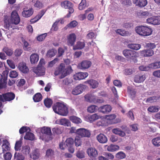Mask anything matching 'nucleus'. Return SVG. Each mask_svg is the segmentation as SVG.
I'll use <instances>...</instances> for the list:
<instances>
[{"label": "nucleus", "instance_id": "nucleus-54", "mask_svg": "<svg viewBox=\"0 0 160 160\" xmlns=\"http://www.w3.org/2000/svg\"><path fill=\"white\" fill-rule=\"evenodd\" d=\"M56 51L53 49L49 50L48 52L47 53V56L48 57H52L55 55Z\"/></svg>", "mask_w": 160, "mask_h": 160}, {"label": "nucleus", "instance_id": "nucleus-56", "mask_svg": "<svg viewBox=\"0 0 160 160\" xmlns=\"http://www.w3.org/2000/svg\"><path fill=\"white\" fill-rule=\"evenodd\" d=\"M21 146V141H17L16 142L14 147L15 150L16 151H18L20 150Z\"/></svg>", "mask_w": 160, "mask_h": 160}, {"label": "nucleus", "instance_id": "nucleus-3", "mask_svg": "<svg viewBox=\"0 0 160 160\" xmlns=\"http://www.w3.org/2000/svg\"><path fill=\"white\" fill-rule=\"evenodd\" d=\"M36 132L37 133H39L40 135L41 133L45 134L40 136V138L42 140L48 141L52 139L51 137L52 133L51 128L49 127L44 126L39 128L36 129Z\"/></svg>", "mask_w": 160, "mask_h": 160}, {"label": "nucleus", "instance_id": "nucleus-37", "mask_svg": "<svg viewBox=\"0 0 160 160\" xmlns=\"http://www.w3.org/2000/svg\"><path fill=\"white\" fill-rule=\"evenodd\" d=\"M115 32L123 36H128L130 35L129 32L121 29H117L115 30Z\"/></svg>", "mask_w": 160, "mask_h": 160}, {"label": "nucleus", "instance_id": "nucleus-53", "mask_svg": "<svg viewBox=\"0 0 160 160\" xmlns=\"http://www.w3.org/2000/svg\"><path fill=\"white\" fill-rule=\"evenodd\" d=\"M86 0H82L81 2L79 5L78 9L80 10H82L84 9L86 6Z\"/></svg>", "mask_w": 160, "mask_h": 160}, {"label": "nucleus", "instance_id": "nucleus-1", "mask_svg": "<svg viewBox=\"0 0 160 160\" xmlns=\"http://www.w3.org/2000/svg\"><path fill=\"white\" fill-rule=\"evenodd\" d=\"M20 18L16 10L12 12L11 19L10 20L7 16H4V22L5 27L8 29L10 28H12L13 29L14 28H13V25L14 24H18L20 22Z\"/></svg>", "mask_w": 160, "mask_h": 160}, {"label": "nucleus", "instance_id": "nucleus-38", "mask_svg": "<svg viewBox=\"0 0 160 160\" xmlns=\"http://www.w3.org/2000/svg\"><path fill=\"white\" fill-rule=\"evenodd\" d=\"M149 13L147 11H140L138 12L137 15L140 18H144L149 15Z\"/></svg>", "mask_w": 160, "mask_h": 160}, {"label": "nucleus", "instance_id": "nucleus-46", "mask_svg": "<svg viewBox=\"0 0 160 160\" xmlns=\"http://www.w3.org/2000/svg\"><path fill=\"white\" fill-rule=\"evenodd\" d=\"M34 138V135L32 133L28 132L26 133L24 138L26 139L32 140Z\"/></svg>", "mask_w": 160, "mask_h": 160}, {"label": "nucleus", "instance_id": "nucleus-59", "mask_svg": "<svg viewBox=\"0 0 160 160\" xmlns=\"http://www.w3.org/2000/svg\"><path fill=\"white\" fill-rule=\"evenodd\" d=\"M150 68L149 67V64L148 66H146L145 65H141L139 67V70L142 71H147L149 70V69Z\"/></svg>", "mask_w": 160, "mask_h": 160}, {"label": "nucleus", "instance_id": "nucleus-62", "mask_svg": "<svg viewBox=\"0 0 160 160\" xmlns=\"http://www.w3.org/2000/svg\"><path fill=\"white\" fill-rule=\"evenodd\" d=\"M78 25V22L75 21H73L71 22L67 26L70 28H74Z\"/></svg>", "mask_w": 160, "mask_h": 160}, {"label": "nucleus", "instance_id": "nucleus-35", "mask_svg": "<svg viewBox=\"0 0 160 160\" xmlns=\"http://www.w3.org/2000/svg\"><path fill=\"white\" fill-rule=\"evenodd\" d=\"M85 45L84 42L78 41L77 42L76 45L73 46V49L74 50L82 49L84 47Z\"/></svg>", "mask_w": 160, "mask_h": 160}, {"label": "nucleus", "instance_id": "nucleus-6", "mask_svg": "<svg viewBox=\"0 0 160 160\" xmlns=\"http://www.w3.org/2000/svg\"><path fill=\"white\" fill-rule=\"evenodd\" d=\"M122 53L126 58L132 60L134 63L137 62L138 60L136 58L139 56L138 52L129 49H125L123 51Z\"/></svg>", "mask_w": 160, "mask_h": 160}, {"label": "nucleus", "instance_id": "nucleus-21", "mask_svg": "<svg viewBox=\"0 0 160 160\" xmlns=\"http://www.w3.org/2000/svg\"><path fill=\"white\" fill-rule=\"evenodd\" d=\"M84 97L85 100L88 102L96 103V97L93 95L87 94Z\"/></svg>", "mask_w": 160, "mask_h": 160}, {"label": "nucleus", "instance_id": "nucleus-47", "mask_svg": "<svg viewBox=\"0 0 160 160\" xmlns=\"http://www.w3.org/2000/svg\"><path fill=\"white\" fill-rule=\"evenodd\" d=\"M65 143L68 147H72L73 145V140L71 138H68L66 140Z\"/></svg>", "mask_w": 160, "mask_h": 160}, {"label": "nucleus", "instance_id": "nucleus-2", "mask_svg": "<svg viewBox=\"0 0 160 160\" xmlns=\"http://www.w3.org/2000/svg\"><path fill=\"white\" fill-rule=\"evenodd\" d=\"M52 108L55 113L62 116H66L68 112L67 105L62 101L54 104Z\"/></svg>", "mask_w": 160, "mask_h": 160}, {"label": "nucleus", "instance_id": "nucleus-25", "mask_svg": "<svg viewBox=\"0 0 160 160\" xmlns=\"http://www.w3.org/2000/svg\"><path fill=\"white\" fill-rule=\"evenodd\" d=\"M145 79V76L139 74L136 75L134 78V81L136 83H141Z\"/></svg>", "mask_w": 160, "mask_h": 160}, {"label": "nucleus", "instance_id": "nucleus-57", "mask_svg": "<svg viewBox=\"0 0 160 160\" xmlns=\"http://www.w3.org/2000/svg\"><path fill=\"white\" fill-rule=\"evenodd\" d=\"M59 21H56L52 25V26L51 29V31H57L58 29V25Z\"/></svg>", "mask_w": 160, "mask_h": 160}, {"label": "nucleus", "instance_id": "nucleus-7", "mask_svg": "<svg viewBox=\"0 0 160 160\" xmlns=\"http://www.w3.org/2000/svg\"><path fill=\"white\" fill-rule=\"evenodd\" d=\"M61 6L62 7L65 9H68L69 14H68L67 17L68 18L70 16V14L74 12V9L72 8L73 4L70 1H65L61 3Z\"/></svg>", "mask_w": 160, "mask_h": 160}, {"label": "nucleus", "instance_id": "nucleus-49", "mask_svg": "<svg viewBox=\"0 0 160 160\" xmlns=\"http://www.w3.org/2000/svg\"><path fill=\"white\" fill-rule=\"evenodd\" d=\"M44 103L45 105L47 107L49 108L52 104V102L51 99L49 98H47L44 100Z\"/></svg>", "mask_w": 160, "mask_h": 160}, {"label": "nucleus", "instance_id": "nucleus-10", "mask_svg": "<svg viewBox=\"0 0 160 160\" xmlns=\"http://www.w3.org/2000/svg\"><path fill=\"white\" fill-rule=\"evenodd\" d=\"M77 134L81 137H89L91 136L90 132L88 130L84 128H80L76 130Z\"/></svg>", "mask_w": 160, "mask_h": 160}, {"label": "nucleus", "instance_id": "nucleus-36", "mask_svg": "<svg viewBox=\"0 0 160 160\" xmlns=\"http://www.w3.org/2000/svg\"><path fill=\"white\" fill-rule=\"evenodd\" d=\"M152 143L155 147H158L160 146V136L153 138L152 140Z\"/></svg>", "mask_w": 160, "mask_h": 160}, {"label": "nucleus", "instance_id": "nucleus-32", "mask_svg": "<svg viewBox=\"0 0 160 160\" xmlns=\"http://www.w3.org/2000/svg\"><path fill=\"white\" fill-rule=\"evenodd\" d=\"M141 46L140 44L137 43H132L129 44L128 47L129 48L136 51L139 50L141 48Z\"/></svg>", "mask_w": 160, "mask_h": 160}, {"label": "nucleus", "instance_id": "nucleus-55", "mask_svg": "<svg viewBox=\"0 0 160 160\" xmlns=\"http://www.w3.org/2000/svg\"><path fill=\"white\" fill-rule=\"evenodd\" d=\"M75 144L76 147H78L81 145V141L80 138L78 136H76L75 139Z\"/></svg>", "mask_w": 160, "mask_h": 160}, {"label": "nucleus", "instance_id": "nucleus-5", "mask_svg": "<svg viewBox=\"0 0 160 160\" xmlns=\"http://www.w3.org/2000/svg\"><path fill=\"white\" fill-rule=\"evenodd\" d=\"M135 31L139 35L143 36H147L151 34L152 29L148 27L140 26L135 28Z\"/></svg>", "mask_w": 160, "mask_h": 160}, {"label": "nucleus", "instance_id": "nucleus-19", "mask_svg": "<svg viewBox=\"0 0 160 160\" xmlns=\"http://www.w3.org/2000/svg\"><path fill=\"white\" fill-rule=\"evenodd\" d=\"M100 116L97 115V114H94L91 115H87L85 117V120L88 122H92L94 121L99 118Z\"/></svg>", "mask_w": 160, "mask_h": 160}, {"label": "nucleus", "instance_id": "nucleus-30", "mask_svg": "<svg viewBox=\"0 0 160 160\" xmlns=\"http://www.w3.org/2000/svg\"><path fill=\"white\" fill-rule=\"evenodd\" d=\"M116 118V115L114 114H112L106 116L105 119L107 120L108 122L110 124L115 123V122L112 121Z\"/></svg>", "mask_w": 160, "mask_h": 160}, {"label": "nucleus", "instance_id": "nucleus-60", "mask_svg": "<svg viewBox=\"0 0 160 160\" xmlns=\"http://www.w3.org/2000/svg\"><path fill=\"white\" fill-rule=\"evenodd\" d=\"M30 128L27 127H22L19 130V132L20 134H22L25 132L29 131Z\"/></svg>", "mask_w": 160, "mask_h": 160}, {"label": "nucleus", "instance_id": "nucleus-27", "mask_svg": "<svg viewBox=\"0 0 160 160\" xmlns=\"http://www.w3.org/2000/svg\"><path fill=\"white\" fill-rule=\"evenodd\" d=\"M106 148L108 151L109 152H114L117 150H119V147L117 145H114L111 144L109 146L106 145L105 146Z\"/></svg>", "mask_w": 160, "mask_h": 160}, {"label": "nucleus", "instance_id": "nucleus-64", "mask_svg": "<svg viewBox=\"0 0 160 160\" xmlns=\"http://www.w3.org/2000/svg\"><path fill=\"white\" fill-rule=\"evenodd\" d=\"M155 16L149 18L147 19V22L149 24L155 25Z\"/></svg>", "mask_w": 160, "mask_h": 160}, {"label": "nucleus", "instance_id": "nucleus-34", "mask_svg": "<svg viewBox=\"0 0 160 160\" xmlns=\"http://www.w3.org/2000/svg\"><path fill=\"white\" fill-rule=\"evenodd\" d=\"M112 132L114 134L118 135L122 137H123L126 135L125 133L124 132L119 128L113 129L112 130Z\"/></svg>", "mask_w": 160, "mask_h": 160}, {"label": "nucleus", "instance_id": "nucleus-58", "mask_svg": "<svg viewBox=\"0 0 160 160\" xmlns=\"http://www.w3.org/2000/svg\"><path fill=\"white\" fill-rule=\"evenodd\" d=\"M23 49L26 51H30L31 50L30 45L28 42L25 41L23 42Z\"/></svg>", "mask_w": 160, "mask_h": 160}, {"label": "nucleus", "instance_id": "nucleus-41", "mask_svg": "<svg viewBox=\"0 0 160 160\" xmlns=\"http://www.w3.org/2000/svg\"><path fill=\"white\" fill-rule=\"evenodd\" d=\"M98 108V107L95 105H91L88 107L87 111L90 113H93L95 112Z\"/></svg>", "mask_w": 160, "mask_h": 160}, {"label": "nucleus", "instance_id": "nucleus-12", "mask_svg": "<svg viewBox=\"0 0 160 160\" xmlns=\"http://www.w3.org/2000/svg\"><path fill=\"white\" fill-rule=\"evenodd\" d=\"M86 88V85L80 84L73 89L72 91V93L74 95L79 94L84 90Z\"/></svg>", "mask_w": 160, "mask_h": 160}, {"label": "nucleus", "instance_id": "nucleus-31", "mask_svg": "<svg viewBox=\"0 0 160 160\" xmlns=\"http://www.w3.org/2000/svg\"><path fill=\"white\" fill-rule=\"evenodd\" d=\"M59 124L65 126L69 127L71 126V122L70 121L65 118L61 119L59 120Z\"/></svg>", "mask_w": 160, "mask_h": 160}, {"label": "nucleus", "instance_id": "nucleus-61", "mask_svg": "<svg viewBox=\"0 0 160 160\" xmlns=\"http://www.w3.org/2000/svg\"><path fill=\"white\" fill-rule=\"evenodd\" d=\"M3 157L4 160H10L12 158L11 154L9 152H7L6 154H3Z\"/></svg>", "mask_w": 160, "mask_h": 160}, {"label": "nucleus", "instance_id": "nucleus-4", "mask_svg": "<svg viewBox=\"0 0 160 160\" xmlns=\"http://www.w3.org/2000/svg\"><path fill=\"white\" fill-rule=\"evenodd\" d=\"M72 71L71 66H68L66 68L64 63H61L58 69L55 72L54 74L55 75H60V78H62L71 72Z\"/></svg>", "mask_w": 160, "mask_h": 160}, {"label": "nucleus", "instance_id": "nucleus-16", "mask_svg": "<svg viewBox=\"0 0 160 160\" xmlns=\"http://www.w3.org/2000/svg\"><path fill=\"white\" fill-rule=\"evenodd\" d=\"M76 39V35L73 33L69 34L67 36V43L68 45L72 46Z\"/></svg>", "mask_w": 160, "mask_h": 160}, {"label": "nucleus", "instance_id": "nucleus-23", "mask_svg": "<svg viewBox=\"0 0 160 160\" xmlns=\"http://www.w3.org/2000/svg\"><path fill=\"white\" fill-rule=\"evenodd\" d=\"M46 12V10H43L41 11L39 14L34 18L31 20L30 22L31 23H34L38 21L42 17Z\"/></svg>", "mask_w": 160, "mask_h": 160}, {"label": "nucleus", "instance_id": "nucleus-48", "mask_svg": "<svg viewBox=\"0 0 160 160\" xmlns=\"http://www.w3.org/2000/svg\"><path fill=\"white\" fill-rule=\"evenodd\" d=\"M148 110L149 112H157L159 110V108L157 106H152L149 107Z\"/></svg>", "mask_w": 160, "mask_h": 160}, {"label": "nucleus", "instance_id": "nucleus-45", "mask_svg": "<svg viewBox=\"0 0 160 160\" xmlns=\"http://www.w3.org/2000/svg\"><path fill=\"white\" fill-rule=\"evenodd\" d=\"M160 98V97L158 96H153L147 99L146 102L148 103H152L156 102Z\"/></svg>", "mask_w": 160, "mask_h": 160}, {"label": "nucleus", "instance_id": "nucleus-29", "mask_svg": "<svg viewBox=\"0 0 160 160\" xmlns=\"http://www.w3.org/2000/svg\"><path fill=\"white\" fill-rule=\"evenodd\" d=\"M39 150L38 149H35L32 151L30 157L33 159L35 160L39 158Z\"/></svg>", "mask_w": 160, "mask_h": 160}, {"label": "nucleus", "instance_id": "nucleus-50", "mask_svg": "<svg viewBox=\"0 0 160 160\" xmlns=\"http://www.w3.org/2000/svg\"><path fill=\"white\" fill-rule=\"evenodd\" d=\"M149 67L150 68L154 69L160 68V61L150 64Z\"/></svg>", "mask_w": 160, "mask_h": 160}, {"label": "nucleus", "instance_id": "nucleus-18", "mask_svg": "<svg viewBox=\"0 0 160 160\" xmlns=\"http://www.w3.org/2000/svg\"><path fill=\"white\" fill-rule=\"evenodd\" d=\"M141 56L144 57L152 56L154 54L153 51L151 49L143 50L139 51Z\"/></svg>", "mask_w": 160, "mask_h": 160}, {"label": "nucleus", "instance_id": "nucleus-42", "mask_svg": "<svg viewBox=\"0 0 160 160\" xmlns=\"http://www.w3.org/2000/svg\"><path fill=\"white\" fill-rule=\"evenodd\" d=\"M14 158L15 160H24L25 157L22 154L15 152L14 155Z\"/></svg>", "mask_w": 160, "mask_h": 160}, {"label": "nucleus", "instance_id": "nucleus-8", "mask_svg": "<svg viewBox=\"0 0 160 160\" xmlns=\"http://www.w3.org/2000/svg\"><path fill=\"white\" fill-rule=\"evenodd\" d=\"M15 95L12 92H8L0 95V101L2 102L6 101H10L13 100L15 98Z\"/></svg>", "mask_w": 160, "mask_h": 160}, {"label": "nucleus", "instance_id": "nucleus-39", "mask_svg": "<svg viewBox=\"0 0 160 160\" xmlns=\"http://www.w3.org/2000/svg\"><path fill=\"white\" fill-rule=\"evenodd\" d=\"M30 149L29 146L26 145L23 146L22 148V153L24 155H28L29 153Z\"/></svg>", "mask_w": 160, "mask_h": 160}, {"label": "nucleus", "instance_id": "nucleus-43", "mask_svg": "<svg viewBox=\"0 0 160 160\" xmlns=\"http://www.w3.org/2000/svg\"><path fill=\"white\" fill-rule=\"evenodd\" d=\"M2 50L8 56H11L13 53L12 50L7 47H4Z\"/></svg>", "mask_w": 160, "mask_h": 160}, {"label": "nucleus", "instance_id": "nucleus-40", "mask_svg": "<svg viewBox=\"0 0 160 160\" xmlns=\"http://www.w3.org/2000/svg\"><path fill=\"white\" fill-rule=\"evenodd\" d=\"M69 118L71 121L75 123L78 124L81 123L82 122L81 119L80 118L75 116H71Z\"/></svg>", "mask_w": 160, "mask_h": 160}, {"label": "nucleus", "instance_id": "nucleus-20", "mask_svg": "<svg viewBox=\"0 0 160 160\" xmlns=\"http://www.w3.org/2000/svg\"><path fill=\"white\" fill-rule=\"evenodd\" d=\"M33 9L32 8L28 9L27 8H24L23 11L22 12V16L25 18L30 17L33 13Z\"/></svg>", "mask_w": 160, "mask_h": 160}, {"label": "nucleus", "instance_id": "nucleus-26", "mask_svg": "<svg viewBox=\"0 0 160 160\" xmlns=\"http://www.w3.org/2000/svg\"><path fill=\"white\" fill-rule=\"evenodd\" d=\"M90 86L93 88H97L98 86V82L94 80L90 79L88 80L86 82Z\"/></svg>", "mask_w": 160, "mask_h": 160}, {"label": "nucleus", "instance_id": "nucleus-51", "mask_svg": "<svg viewBox=\"0 0 160 160\" xmlns=\"http://www.w3.org/2000/svg\"><path fill=\"white\" fill-rule=\"evenodd\" d=\"M116 157L119 159H122L125 158L126 155L123 152L121 151L116 154Z\"/></svg>", "mask_w": 160, "mask_h": 160}, {"label": "nucleus", "instance_id": "nucleus-28", "mask_svg": "<svg viewBox=\"0 0 160 160\" xmlns=\"http://www.w3.org/2000/svg\"><path fill=\"white\" fill-rule=\"evenodd\" d=\"M133 2L140 7H144L147 4L146 0H133Z\"/></svg>", "mask_w": 160, "mask_h": 160}, {"label": "nucleus", "instance_id": "nucleus-22", "mask_svg": "<svg viewBox=\"0 0 160 160\" xmlns=\"http://www.w3.org/2000/svg\"><path fill=\"white\" fill-rule=\"evenodd\" d=\"M98 141L100 143H104L108 141L107 137L103 134L100 133L97 136Z\"/></svg>", "mask_w": 160, "mask_h": 160}, {"label": "nucleus", "instance_id": "nucleus-15", "mask_svg": "<svg viewBox=\"0 0 160 160\" xmlns=\"http://www.w3.org/2000/svg\"><path fill=\"white\" fill-rule=\"evenodd\" d=\"M33 72L38 76L43 75L45 73V68L44 67L38 66L33 69Z\"/></svg>", "mask_w": 160, "mask_h": 160}, {"label": "nucleus", "instance_id": "nucleus-14", "mask_svg": "<svg viewBox=\"0 0 160 160\" xmlns=\"http://www.w3.org/2000/svg\"><path fill=\"white\" fill-rule=\"evenodd\" d=\"M112 110V107L109 105L106 104L101 106L99 108V112L104 114L109 113Z\"/></svg>", "mask_w": 160, "mask_h": 160}, {"label": "nucleus", "instance_id": "nucleus-13", "mask_svg": "<svg viewBox=\"0 0 160 160\" xmlns=\"http://www.w3.org/2000/svg\"><path fill=\"white\" fill-rule=\"evenodd\" d=\"M91 62L88 60L82 61L78 64V67L81 69H85L89 68L91 65Z\"/></svg>", "mask_w": 160, "mask_h": 160}, {"label": "nucleus", "instance_id": "nucleus-17", "mask_svg": "<svg viewBox=\"0 0 160 160\" xmlns=\"http://www.w3.org/2000/svg\"><path fill=\"white\" fill-rule=\"evenodd\" d=\"M88 76V74L87 72H79L75 74L73 77L75 80H81L85 79Z\"/></svg>", "mask_w": 160, "mask_h": 160}, {"label": "nucleus", "instance_id": "nucleus-63", "mask_svg": "<svg viewBox=\"0 0 160 160\" xmlns=\"http://www.w3.org/2000/svg\"><path fill=\"white\" fill-rule=\"evenodd\" d=\"M47 35V33L42 34L38 36L37 37V39L39 41H42L44 39Z\"/></svg>", "mask_w": 160, "mask_h": 160}, {"label": "nucleus", "instance_id": "nucleus-11", "mask_svg": "<svg viewBox=\"0 0 160 160\" xmlns=\"http://www.w3.org/2000/svg\"><path fill=\"white\" fill-rule=\"evenodd\" d=\"M87 152L88 156L92 159H95L98 156V151L95 148H89L87 149Z\"/></svg>", "mask_w": 160, "mask_h": 160}, {"label": "nucleus", "instance_id": "nucleus-9", "mask_svg": "<svg viewBox=\"0 0 160 160\" xmlns=\"http://www.w3.org/2000/svg\"><path fill=\"white\" fill-rule=\"evenodd\" d=\"M0 144H2L1 148L3 152L10 150V145L7 140L3 138L0 139Z\"/></svg>", "mask_w": 160, "mask_h": 160}, {"label": "nucleus", "instance_id": "nucleus-24", "mask_svg": "<svg viewBox=\"0 0 160 160\" xmlns=\"http://www.w3.org/2000/svg\"><path fill=\"white\" fill-rule=\"evenodd\" d=\"M18 68L19 69L24 73H27L29 71V69L25 63H20L18 65Z\"/></svg>", "mask_w": 160, "mask_h": 160}, {"label": "nucleus", "instance_id": "nucleus-33", "mask_svg": "<svg viewBox=\"0 0 160 160\" xmlns=\"http://www.w3.org/2000/svg\"><path fill=\"white\" fill-rule=\"evenodd\" d=\"M38 60L39 56L37 54H32L30 57V61L32 64H34L37 62Z\"/></svg>", "mask_w": 160, "mask_h": 160}, {"label": "nucleus", "instance_id": "nucleus-52", "mask_svg": "<svg viewBox=\"0 0 160 160\" xmlns=\"http://www.w3.org/2000/svg\"><path fill=\"white\" fill-rule=\"evenodd\" d=\"M18 72L15 70L11 71L9 73V76L12 78H17L18 76Z\"/></svg>", "mask_w": 160, "mask_h": 160}, {"label": "nucleus", "instance_id": "nucleus-44", "mask_svg": "<svg viewBox=\"0 0 160 160\" xmlns=\"http://www.w3.org/2000/svg\"><path fill=\"white\" fill-rule=\"evenodd\" d=\"M33 98L35 102H39L42 99V95L39 93H38L34 95Z\"/></svg>", "mask_w": 160, "mask_h": 160}]
</instances>
